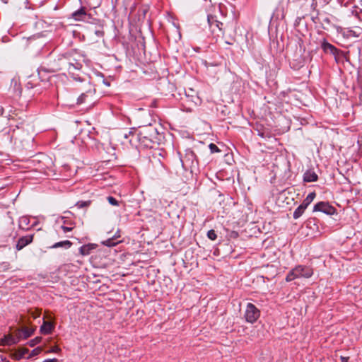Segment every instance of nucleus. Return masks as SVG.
<instances>
[{
  "mask_svg": "<svg viewBox=\"0 0 362 362\" xmlns=\"http://www.w3.org/2000/svg\"><path fill=\"white\" fill-rule=\"evenodd\" d=\"M129 134L135 136L140 145L145 148H151L157 141V131L154 128H146L140 131L139 133L129 132Z\"/></svg>",
  "mask_w": 362,
  "mask_h": 362,
  "instance_id": "obj_1",
  "label": "nucleus"
},
{
  "mask_svg": "<svg viewBox=\"0 0 362 362\" xmlns=\"http://www.w3.org/2000/svg\"><path fill=\"white\" fill-rule=\"evenodd\" d=\"M313 274V269L309 266L298 265L292 269L287 274L286 281H291L299 278H310Z\"/></svg>",
  "mask_w": 362,
  "mask_h": 362,
  "instance_id": "obj_2",
  "label": "nucleus"
},
{
  "mask_svg": "<svg viewBox=\"0 0 362 362\" xmlns=\"http://www.w3.org/2000/svg\"><path fill=\"white\" fill-rule=\"evenodd\" d=\"M208 23L211 32L217 37H224L228 31V25H225L223 23L217 21L214 16H208Z\"/></svg>",
  "mask_w": 362,
  "mask_h": 362,
  "instance_id": "obj_3",
  "label": "nucleus"
},
{
  "mask_svg": "<svg viewBox=\"0 0 362 362\" xmlns=\"http://www.w3.org/2000/svg\"><path fill=\"white\" fill-rule=\"evenodd\" d=\"M98 98L95 95V89L90 88L86 93H83L77 99V104H86L88 107L93 106Z\"/></svg>",
  "mask_w": 362,
  "mask_h": 362,
  "instance_id": "obj_4",
  "label": "nucleus"
},
{
  "mask_svg": "<svg viewBox=\"0 0 362 362\" xmlns=\"http://www.w3.org/2000/svg\"><path fill=\"white\" fill-rule=\"evenodd\" d=\"M260 312L255 305L247 303L245 313V318L247 322L254 323L259 317Z\"/></svg>",
  "mask_w": 362,
  "mask_h": 362,
  "instance_id": "obj_5",
  "label": "nucleus"
},
{
  "mask_svg": "<svg viewBox=\"0 0 362 362\" xmlns=\"http://www.w3.org/2000/svg\"><path fill=\"white\" fill-rule=\"evenodd\" d=\"M180 162L184 168H193L197 163L196 155L192 151L187 150L184 156H180Z\"/></svg>",
  "mask_w": 362,
  "mask_h": 362,
  "instance_id": "obj_6",
  "label": "nucleus"
},
{
  "mask_svg": "<svg viewBox=\"0 0 362 362\" xmlns=\"http://www.w3.org/2000/svg\"><path fill=\"white\" fill-rule=\"evenodd\" d=\"M17 115L18 113H16V111L12 112L11 110L9 111L8 117L0 115V132L6 129L8 126H12L11 122H15Z\"/></svg>",
  "mask_w": 362,
  "mask_h": 362,
  "instance_id": "obj_7",
  "label": "nucleus"
},
{
  "mask_svg": "<svg viewBox=\"0 0 362 362\" xmlns=\"http://www.w3.org/2000/svg\"><path fill=\"white\" fill-rule=\"evenodd\" d=\"M314 211H321L328 215H332L335 213V209L327 202H319L314 206Z\"/></svg>",
  "mask_w": 362,
  "mask_h": 362,
  "instance_id": "obj_8",
  "label": "nucleus"
},
{
  "mask_svg": "<svg viewBox=\"0 0 362 362\" xmlns=\"http://www.w3.org/2000/svg\"><path fill=\"white\" fill-rule=\"evenodd\" d=\"M34 234L28 235L20 238L16 245V249L18 251L21 250L25 246L28 245L33 241Z\"/></svg>",
  "mask_w": 362,
  "mask_h": 362,
  "instance_id": "obj_9",
  "label": "nucleus"
},
{
  "mask_svg": "<svg viewBox=\"0 0 362 362\" xmlns=\"http://www.w3.org/2000/svg\"><path fill=\"white\" fill-rule=\"evenodd\" d=\"M72 17L76 21H84L88 19V15L86 13V8L84 7H81L80 9L72 13Z\"/></svg>",
  "mask_w": 362,
  "mask_h": 362,
  "instance_id": "obj_10",
  "label": "nucleus"
},
{
  "mask_svg": "<svg viewBox=\"0 0 362 362\" xmlns=\"http://www.w3.org/2000/svg\"><path fill=\"white\" fill-rule=\"evenodd\" d=\"M29 350L27 348H19L11 353V356L15 360H20L24 358L28 353Z\"/></svg>",
  "mask_w": 362,
  "mask_h": 362,
  "instance_id": "obj_11",
  "label": "nucleus"
},
{
  "mask_svg": "<svg viewBox=\"0 0 362 362\" xmlns=\"http://www.w3.org/2000/svg\"><path fill=\"white\" fill-rule=\"evenodd\" d=\"M321 47L325 52L330 53L333 55H336L337 54V49L334 45L327 42L325 40H324L322 42Z\"/></svg>",
  "mask_w": 362,
  "mask_h": 362,
  "instance_id": "obj_12",
  "label": "nucleus"
},
{
  "mask_svg": "<svg viewBox=\"0 0 362 362\" xmlns=\"http://www.w3.org/2000/svg\"><path fill=\"white\" fill-rule=\"evenodd\" d=\"M3 340L5 341V343L7 344V345L10 346V345L17 344L19 341L20 339L18 337V333L16 332V335H13V334L5 335L3 337Z\"/></svg>",
  "mask_w": 362,
  "mask_h": 362,
  "instance_id": "obj_13",
  "label": "nucleus"
},
{
  "mask_svg": "<svg viewBox=\"0 0 362 362\" xmlns=\"http://www.w3.org/2000/svg\"><path fill=\"white\" fill-rule=\"evenodd\" d=\"M19 339H26L29 337L33 332V329L27 327H23L21 329L16 331Z\"/></svg>",
  "mask_w": 362,
  "mask_h": 362,
  "instance_id": "obj_14",
  "label": "nucleus"
},
{
  "mask_svg": "<svg viewBox=\"0 0 362 362\" xmlns=\"http://www.w3.org/2000/svg\"><path fill=\"white\" fill-rule=\"evenodd\" d=\"M54 329V325L52 322L44 321L42 325L40 327V332L44 334H48L52 332Z\"/></svg>",
  "mask_w": 362,
  "mask_h": 362,
  "instance_id": "obj_15",
  "label": "nucleus"
},
{
  "mask_svg": "<svg viewBox=\"0 0 362 362\" xmlns=\"http://www.w3.org/2000/svg\"><path fill=\"white\" fill-rule=\"evenodd\" d=\"M317 175L314 171L308 170L304 173L303 180L306 182L317 181Z\"/></svg>",
  "mask_w": 362,
  "mask_h": 362,
  "instance_id": "obj_16",
  "label": "nucleus"
},
{
  "mask_svg": "<svg viewBox=\"0 0 362 362\" xmlns=\"http://www.w3.org/2000/svg\"><path fill=\"white\" fill-rule=\"evenodd\" d=\"M95 247L96 245L93 244L84 245L80 247L79 251L80 253L83 256L88 255L91 250L95 249Z\"/></svg>",
  "mask_w": 362,
  "mask_h": 362,
  "instance_id": "obj_17",
  "label": "nucleus"
},
{
  "mask_svg": "<svg viewBox=\"0 0 362 362\" xmlns=\"http://www.w3.org/2000/svg\"><path fill=\"white\" fill-rule=\"evenodd\" d=\"M307 208L303 205L302 204L298 206V208L294 211L293 217L294 219H298L300 218L304 213L305 210Z\"/></svg>",
  "mask_w": 362,
  "mask_h": 362,
  "instance_id": "obj_18",
  "label": "nucleus"
},
{
  "mask_svg": "<svg viewBox=\"0 0 362 362\" xmlns=\"http://www.w3.org/2000/svg\"><path fill=\"white\" fill-rule=\"evenodd\" d=\"M72 245V243L69 240H64L61 242L56 243L54 244L51 248H58V247H65V248H69Z\"/></svg>",
  "mask_w": 362,
  "mask_h": 362,
  "instance_id": "obj_19",
  "label": "nucleus"
},
{
  "mask_svg": "<svg viewBox=\"0 0 362 362\" xmlns=\"http://www.w3.org/2000/svg\"><path fill=\"white\" fill-rule=\"evenodd\" d=\"M316 194L315 192L310 193L306 198L303 201L302 204L304 205L306 208L309 206V204L313 201Z\"/></svg>",
  "mask_w": 362,
  "mask_h": 362,
  "instance_id": "obj_20",
  "label": "nucleus"
},
{
  "mask_svg": "<svg viewBox=\"0 0 362 362\" xmlns=\"http://www.w3.org/2000/svg\"><path fill=\"white\" fill-rule=\"evenodd\" d=\"M207 237L211 240H215L217 238L216 233L214 230H210L207 233Z\"/></svg>",
  "mask_w": 362,
  "mask_h": 362,
  "instance_id": "obj_21",
  "label": "nucleus"
},
{
  "mask_svg": "<svg viewBox=\"0 0 362 362\" xmlns=\"http://www.w3.org/2000/svg\"><path fill=\"white\" fill-rule=\"evenodd\" d=\"M42 340V337H37L35 339L30 341L29 344L30 346H34L36 344H39Z\"/></svg>",
  "mask_w": 362,
  "mask_h": 362,
  "instance_id": "obj_22",
  "label": "nucleus"
},
{
  "mask_svg": "<svg viewBox=\"0 0 362 362\" xmlns=\"http://www.w3.org/2000/svg\"><path fill=\"white\" fill-rule=\"evenodd\" d=\"M209 148L212 153L220 152V149L218 146L213 143L209 144Z\"/></svg>",
  "mask_w": 362,
  "mask_h": 362,
  "instance_id": "obj_23",
  "label": "nucleus"
},
{
  "mask_svg": "<svg viewBox=\"0 0 362 362\" xmlns=\"http://www.w3.org/2000/svg\"><path fill=\"white\" fill-rule=\"evenodd\" d=\"M107 199L108 202L112 206H118L119 204L117 200L113 197L109 196L107 197Z\"/></svg>",
  "mask_w": 362,
  "mask_h": 362,
  "instance_id": "obj_24",
  "label": "nucleus"
},
{
  "mask_svg": "<svg viewBox=\"0 0 362 362\" xmlns=\"http://www.w3.org/2000/svg\"><path fill=\"white\" fill-rule=\"evenodd\" d=\"M90 204V201H86V202H78L76 204V206H78V208H83L87 207Z\"/></svg>",
  "mask_w": 362,
  "mask_h": 362,
  "instance_id": "obj_25",
  "label": "nucleus"
},
{
  "mask_svg": "<svg viewBox=\"0 0 362 362\" xmlns=\"http://www.w3.org/2000/svg\"><path fill=\"white\" fill-rule=\"evenodd\" d=\"M60 351H61V349L58 346H54L52 347L51 349H49V350L46 351L45 352L47 354H49V353H59Z\"/></svg>",
  "mask_w": 362,
  "mask_h": 362,
  "instance_id": "obj_26",
  "label": "nucleus"
},
{
  "mask_svg": "<svg viewBox=\"0 0 362 362\" xmlns=\"http://www.w3.org/2000/svg\"><path fill=\"white\" fill-rule=\"evenodd\" d=\"M103 244L106 246H108V247H112V246L115 245L117 243H115L112 239H107V240L103 241Z\"/></svg>",
  "mask_w": 362,
  "mask_h": 362,
  "instance_id": "obj_27",
  "label": "nucleus"
},
{
  "mask_svg": "<svg viewBox=\"0 0 362 362\" xmlns=\"http://www.w3.org/2000/svg\"><path fill=\"white\" fill-rule=\"evenodd\" d=\"M30 314L33 319H36L40 317V315L41 314V310H38V309H35L34 311H32L30 313Z\"/></svg>",
  "mask_w": 362,
  "mask_h": 362,
  "instance_id": "obj_28",
  "label": "nucleus"
},
{
  "mask_svg": "<svg viewBox=\"0 0 362 362\" xmlns=\"http://www.w3.org/2000/svg\"><path fill=\"white\" fill-rule=\"evenodd\" d=\"M129 132H130V131H129V132H128V133H124V135H123V136H124V139H129V142L130 144H132V143L133 142V140H134H134H136V139H135V136H132V134H129Z\"/></svg>",
  "mask_w": 362,
  "mask_h": 362,
  "instance_id": "obj_29",
  "label": "nucleus"
},
{
  "mask_svg": "<svg viewBox=\"0 0 362 362\" xmlns=\"http://www.w3.org/2000/svg\"><path fill=\"white\" fill-rule=\"evenodd\" d=\"M42 349L41 347H37L36 349H33L30 354L29 357L35 356L37 354H39L42 351Z\"/></svg>",
  "mask_w": 362,
  "mask_h": 362,
  "instance_id": "obj_30",
  "label": "nucleus"
},
{
  "mask_svg": "<svg viewBox=\"0 0 362 362\" xmlns=\"http://www.w3.org/2000/svg\"><path fill=\"white\" fill-rule=\"evenodd\" d=\"M61 228L64 233H67V232L71 231L73 230V227H67V226H62Z\"/></svg>",
  "mask_w": 362,
  "mask_h": 362,
  "instance_id": "obj_31",
  "label": "nucleus"
},
{
  "mask_svg": "<svg viewBox=\"0 0 362 362\" xmlns=\"http://www.w3.org/2000/svg\"><path fill=\"white\" fill-rule=\"evenodd\" d=\"M118 3V0H111V4L113 8H115Z\"/></svg>",
  "mask_w": 362,
  "mask_h": 362,
  "instance_id": "obj_32",
  "label": "nucleus"
},
{
  "mask_svg": "<svg viewBox=\"0 0 362 362\" xmlns=\"http://www.w3.org/2000/svg\"><path fill=\"white\" fill-rule=\"evenodd\" d=\"M340 358L341 362H348L349 357L341 356Z\"/></svg>",
  "mask_w": 362,
  "mask_h": 362,
  "instance_id": "obj_33",
  "label": "nucleus"
},
{
  "mask_svg": "<svg viewBox=\"0 0 362 362\" xmlns=\"http://www.w3.org/2000/svg\"><path fill=\"white\" fill-rule=\"evenodd\" d=\"M58 360L57 358H52V359H46L42 362H57Z\"/></svg>",
  "mask_w": 362,
  "mask_h": 362,
  "instance_id": "obj_34",
  "label": "nucleus"
},
{
  "mask_svg": "<svg viewBox=\"0 0 362 362\" xmlns=\"http://www.w3.org/2000/svg\"><path fill=\"white\" fill-rule=\"evenodd\" d=\"M95 33H96V35H97L98 36H99V37H101V36H103V31H100V30H98V31H96V32H95Z\"/></svg>",
  "mask_w": 362,
  "mask_h": 362,
  "instance_id": "obj_35",
  "label": "nucleus"
},
{
  "mask_svg": "<svg viewBox=\"0 0 362 362\" xmlns=\"http://www.w3.org/2000/svg\"><path fill=\"white\" fill-rule=\"evenodd\" d=\"M191 96H192V100H193L195 103H197V101L194 100V99H195V100H199V98H198L197 95L194 96L193 95H191Z\"/></svg>",
  "mask_w": 362,
  "mask_h": 362,
  "instance_id": "obj_36",
  "label": "nucleus"
},
{
  "mask_svg": "<svg viewBox=\"0 0 362 362\" xmlns=\"http://www.w3.org/2000/svg\"><path fill=\"white\" fill-rule=\"evenodd\" d=\"M0 344L3 346L7 345V344L5 343V341L3 340V338L0 339Z\"/></svg>",
  "mask_w": 362,
  "mask_h": 362,
  "instance_id": "obj_37",
  "label": "nucleus"
},
{
  "mask_svg": "<svg viewBox=\"0 0 362 362\" xmlns=\"http://www.w3.org/2000/svg\"><path fill=\"white\" fill-rule=\"evenodd\" d=\"M259 135L260 136H262V137H264V133H263V132H262V133H259Z\"/></svg>",
  "mask_w": 362,
  "mask_h": 362,
  "instance_id": "obj_38",
  "label": "nucleus"
},
{
  "mask_svg": "<svg viewBox=\"0 0 362 362\" xmlns=\"http://www.w3.org/2000/svg\"><path fill=\"white\" fill-rule=\"evenodd\" d=\"M4 3H7L8 0H2Z\"/></svg>",
  "mask_w": 362,
  "mask_h": 362,
  "instance_id": "obj_39",
  "label": "nucleus"
},
{
  "mask_svg": "<svg viewBox=\"0 0 362 362\" xmlns=\"http://www.w3.org/2000/svg\"><path fill=\"white\" fill-rule=\"evenodd\" d=\"M190 95L189 93H186V96L188 98Z\"/></svg>",
  "mask_w": 362,
  "mask_h": 362,
  "instance_id": "obj_40",
  "label": "nucleus"
}]
</instances>
